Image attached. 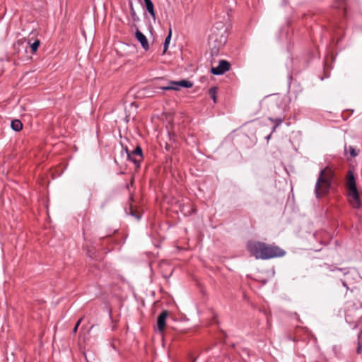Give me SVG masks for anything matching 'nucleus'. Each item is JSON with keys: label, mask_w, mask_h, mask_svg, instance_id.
<instances>
[{"label": "nucleus", "mask_w": 362, "mask_h": 362, "mask_svg": "<svg viewBox=\"0 0 362 362\" xmlns=\"http://www.w3.org/2000/svg\"><path fill=\"white\" fill-rule=\"evenodd\" d=\"M246 248L250 255L257 259L280 257L286 254V252L279 247L260 241L250 240L247 243Z\"/></svg>", "instance_id": "f257e3e1"}, {"label": "nucleus", "mask_w": 362, "mask_h": 362, "mask_svg": "<svg viewBox=\"0 0 362 362\" xmlns=\"http://www.w3.org/2000/svg\"><path fill=\"white\" fill-rule=\"evenodd\" d=\"M334 177V173L333 170L327 167L320 171L315 186V194L317 199H320L328 194L332 187Z\"/></svg>", "instance_id": "f03ea898"}, {"label": "nucleus", "mask_w": 362, "mask_h": 362, "mask_svg": "<svg viewBox=\"0 0 362 362\" xmlns=\"http://www.w3.org/2000/svg\"><path fill=\"white\" fill-rule=\"evenodd\" d=\"M345 187L348 202L352 208L358 209L362 205L361 193L356 186V178L352 170L347 171L345 177Z\"/></svg>", "instance_id": "7ed1b4c3"}, {"label": "nucleus", "mask_w": 362, "mask_h": 362, "mask_svg": "<svg viewBox=\"0 0 362 362\" xmlns=\"http://www.w3.org/2000/svg\"><path fill=\"white\" fill-rule=\"evenodd\" d=\"M291 99L288 95H276L272 98L271 108L274 114H285L290 108Z\"/></svg>", "instance_id": "20e7f679"}, {"label": "nucleus", "mask_w": 362, "mask_h": 362, "mask_svg": "<svg viewBox=\"0 0 362 362\" xmlns=\"http://www.w3.org/2000/svg\"><path fill=\"white\" fill-rule=\"evenodd\" d=\"M124 150L127 153L128 160L132 161L136 168H140L141 162L143 160V153L141 148L139 146H137L132 151H129L127 147H126Z\"/></svg>", "instance_id": "39448f33"}, {"label": "nucleus", "mask_w": 362, "mask_h": 362, "mask_svg": "<svg viewBox=\"0 0 362 362\" xmlns=\"http://www.w3.org/2000/svg\"><path fill=\"white\" fill-rule=\"evenodd\" d=\"M193 83L189 81L182 80L180 81H170L165 86H159L158 88L163 90H180L181 87L191 88Z\"/></svg>", "instance_id": "423d86ee"}, {"label": "nucleus", "mask_w": 362, "mask_h": 362, "mask_svg": "<svg viewBox=\"0 0 362 362\" xmlns=\"http://www.w3.org/2000/svg\"><path fill=\"white\" fill-rule=\"evenodd\" d=\"M226 43V38L223 35L221 36L220 39L216 35L209 36V45L211 49V54H218L219 49L223 47Z\"/></svg>", "instance_id": "0eeeda50"}, {"label": "nucleus", "mask_w": 362, "mask_h": 362, "mask_svg": "<svg viewBox=\"0 0 362 362\" xmlns=\"http://www.w3.org/2000/svg\"><path fill=\"white\" fill-rule=\"evenodd\" d=\"M230 68V64L226 60H221L216 67H212L211 72L214 75H221L228 71Z\"/></svg>", "instance_id": "6e6552de"}, {"label": "nucleus", "mask_w": 362, "mask_h": 362, "mask_svg": "<svg viewBox=\"0 0 362 362\" xmlns=\"http://www.w3.org/2000/svg\"><path fill=\"white\" fill-rule=\"evenodd\" d=\"M168 313V311H163L158 317L157 327L160 332H163L165 327L166 318Z\"/></svg>", "instance_id": "1a4fd4ad"}, {"label": "nucleus", "mask_w": 362, "mask_h": 362, "mask_svg": "<svg viewBox=\"0 0 362 362\" xmlns=\"http://www.w3.org/2000/svg\"><path fill=\"white\" fill-rule=\"evenodd\" d=\"M135 37L136 40L140 42L141 47L144 48V49L146 51L149 49V45L147 38L141 31L136 30L135 33Z\"/></svg>", "instance_id": "9d476101"}, {"label": "nucleus", "mask_w": 362, "mask_h": 362, "mask_svg": "<svg viewBox=\"0 0 362 362\" xmlns=\"http://www.w3.org/2000/svg\"><path fill=\"white\" fill-rule=\"evenodd\" d=\"M275 115H277L278 116L276 117H270L268 119L272 122L274 123V124H276V127H279L284 121V119L286 118V115H285V114H277V113H276Z\"/></svg>", "instance_id": "9b49d317"}, {"label": "nucleus", "mask_w": 362, "mask_h": 362, "mask_svg": "<svg viewBox=\"0 0 362 362\" xmlns=\"http://www.w3.org/2000/svg\"><path fill=\"white\" fill-rule=\"evenodd\" d=\"M146 6V11L149 13L151 17L155 19L156 13L154 11V6L151 0H144Z\"/></svg>", "instance_id": "f8f14e48"}, {"label": "nucleus", "mask_w": 362, "mask_h": 362, "mask_svg": "<svg viewBox=\"0 0 362 362\" xmlns=\"http://www.w3.org/2000/svg\"><path fill=\"white\" fill-rule=\"evenodd\" d=\"M344 152L345 153H347L349 152L351 158H355L358 155L359 150L353 146H345Z\"/></svg>", "instance_id": "ddd939ff"}, {"label": "nucleus", "mask_w": 362, "mask_h": 362, "mask_svg": "<svg viewBox=\"0 0 362 362\" xmlns=\"http://www.w3.org/2000/svg\"><path fill=\"white\" fill-rule=\"evenodd\" d=\"M11 126L13 130L19 132L23 128V124L19 119H14L11 121Z\"/></svg>", "instance_id": "4468645a"}, {"label": "nucleus", "mask_w": 362, "mask_h": 362, "mask_svg": "<svg viewBox=\"0 0 362 362\" xmlns=\"http://www.w3.org/2000/svg\"><path fill=\"white\" fill-rule=\"evenodd\" d=\"M356 353L361 354L362 353V330L358 335V346L356 349Z\"/></svg>", "instance_id": "2eb2a0df"}, {"label": "nucleus", "mask_w": 362, "mask_h": 362, "mask_svg": "<svg viewBox=\"0 0 362 362\" xmlns=\"http://www.w3.org/2000/svg\"><path fill=\"white\" fill-rule=\"evenodd\" d=\"M172 30L170 29L168 35L165 37L163 45V52L165 53L168 49L169 43L171 40Z\"/></svg>", "instance_id": "dca6fc26"}, {"label": "nucleus", "mask_w": 362, "mask_h": 362, "mask_svg": "<svg viewBox=\"0 0 362 362\" xmlns=\"http://www.w3.org/2000/svg\"><path fill=\"white\" fill-rule=\"evenodd\" d=\"M209 94L211 99L214 100V103H216V95H217V88L216 87H211L210 88L209 90Z\"/></svg>", "instance_id": "f3484780"}, {"label": "nucleus", "mask_w": 362, "mask_h": 362, "mask_svg": "<svg viewBox=\"0 0 362 362\" xmlns=\"http://www.w3.org/2000/svg\"><path fill=\"white\" fill-rule=\"evenodd\" d=\"M40 45V41L39 40H36L34 42H33L30 45V48H31L32 51L33 52H35L37 50Z\"/></svg>", "instance_id": "a211bd4d"}, {"label": "nucleus", "mask_w": 362, "mask_h": 362, "mask_svg": "<svg viewBox=\"0 0 362 362\" xmlns=\"http://www.w3.org/2000/svg\"><path fill=\"white\" fill-rule=\"evenodd\" d=\"M130 10H131V15H132V19L134 21H137L139 20V18L137 16V15L136 14V12L133 8V5L132 4H130Z\"/></svg>", "instance_id": "6ab92c4d"}, {"label": "nucleus", "mask_w": 362, "mask_h": 362, "mask_svg": "<svg viewBox=\"0 0 362 362\" xmlns=\"http://www.w3.org/2000/svg\"><path fill=\"white\" fill-rule=\"evenodd\" d=\"M346 1L347 0H337V6H336V7L337 8H343L345 11L346 8L344 6Z\"/></svg>", "instance_id": "aec40b11"}, {"label": "nucleus", "mask_w": 362, "mask_h": 362, "mask_svg": "<svg viewBox=\"0 0 362 362\" xmlns=\"http://www.w3.org/2000/svg\"><path fill=\"white\" fill-rule=\"evenodd\" d=\"M82 321V318H80L76 323L74 329H73V332L74 333H76L77 332V329H78V326L80 325L81 322Z\"/></svg>", "instance_id": "412c9836"}, {"label": "nucleus", "mask_w": 362, "mask_h": 362, "mask_svg": "<svg viewBox=\"0 0 362 362\" xmlns=\"http://www.w3.org/2000/svg\"><path fill=\"white\" fill-rule=\"evenodd\" d=\"M131 215L136 217V218L137 220H139L140 219V216L139 215H137L133 210H131V212H130Z\"/></svg>", "instance_id": "4be33fe9"}, {"label": "nucleus", "mask_w": 362, "mask_h": 362, "mask_svg": "<svg viewBox=\"0 0 362 362\" xmlns=\"http://www.w3.org/2000/svg\"><path fill=\"white\" fill-rule=\"evenodd\" d=\"M278 127H276V124H274V126L272 128V133L276 131V129Z\"/></svg>", "instance_id": "5701e85b"}, {"label": "nucleus", "mask_w": 362, "mask_h": 362, "mask_svg": "<svg viewBox=\"0 0 362 362\" xmlns=\"http://www.w3.org/2000/svg\"><path fill=\"white\" fill-rule=\"evenodd\" d=\"M194 211H195L194 209H192V210L189 211L188 213L191 214V213L194 212Z\"/></svg>", "instance_id": "b1692460"}, {"label": "nucleus", "mask_w": 362, "mask_h": 362, "mask_svg": "<svg viewBox=\"0 0 362 362\" xmlns=\"http://www.w3.org/2000/svg\"><path fill=\"white\" fill-rule=\"evenodd\" d=\"M270 137H271V134L268 135V136H267V139H270Z\"/></svg>", "instance_id": "393cba45"}]
</instances>
